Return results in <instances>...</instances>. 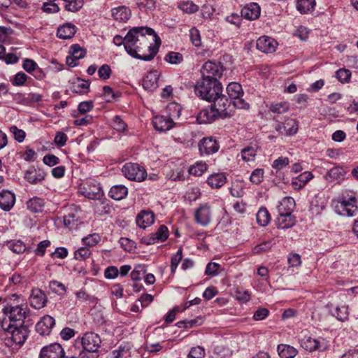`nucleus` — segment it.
Here are the masks:
<instances>
[{
  "mask_svg": "<svg viewBox=\"0 0 358 358\" xmlns=\"http://www.w3.org/2000/svg\"><path fill=\"white\" fill-rule=\"evenodd\" d=\"M160 43L155 31L147 27H134L125 36V50L131 57L141 60L152 59Z\"/></svg>",
  "mask_w": 358,
  "mask_h": 358,
  "instance_id": "obj_1",
  "label": "nucleus"
},
{
  "mask_svg": "<svg viewBox=\"0 0 358 358\" xmlns=\"http://www.w3.org/2000/svg\"><path fill=\"white\" fill-rule=\"evenodd\" d=\"M194 92L199 97L211 102L215 99V96L222 92V86L219 80L201 78L195 85Z\"/></svg>",
  "mask_w": 358,
  "mask_h": 358,
  "instance_id": "obj_2",
  "label": "nucleus"
},
{
  "mask_svg": "<svg viewBox=\"0 0 358 358\" xmlns=\"http://www.w3.org/2000/svg\"><path fill=\"white\" fill-rule=\"evenodd\" d=\"M1 327L6 331V336L4 342L8 347L22 345L28 336V330L24 325L7 324L5 321H3Z\"/></svg>",
  "mask_w": 358,
  "mask_h": 358,
  "instance_id": "obj_3",
  "label": "nucleus"
},
{
  "mask_svg": "<svg viewBox=\"0 0 358 358\" xmlns=\"http://www.w3.org/2000/svg\"><path fill=\"white\" fill-rule=\"evenodd\" d=\"M3 311L9 318V324L22 326L29 310L27 305L22 304L5 307Z\"/></svg>",
  "mask_w": 358,
  "mask_h": 358,
  "instance_id": "obj_4",
  "label": "nucleus"
},
{
  "mask_svg": "<svg viewBox=\"0 0 358 358\" xmlns=\"http://www.w3.org/2000/svg\"><path fill=\"white\" fill-rule=\"evenodd\" d=\"M334 203L335 211L338 214L348 217H352L357 214L358 208L356 205L357 199L355 196H351L348 200L343 196L339 197Z\"/></svg>",
  "mask_w": 358,
  "mask_h": 358,
  "instance_id": "obj_5",
  "label": "nucleus"
},
{
  "mask_svg": "<svg viewBox=\"0 0 358 358\" xmlns=\"http://www.w3.org/2000/svg\"><path fill=\"white\" fill-rule=\"evenodd\" d=\"M227 92L231 99L233 100L234 107L239 109H248L250 105L241 99L243 94L242 86L238 83H231L227 85Z\"/></svg>",
  "mask_w": 358,
  "mask_h": 358,
  "instance_id": "obj_6",
  "label": "nucleus"
},
{
  "mask_svg": "<svg viewBox=\"0 0 358 358\" xmlns=\"http://www.w3.org/2000/svg\"><path fill=\"white\" fill-rule=\"evenodd\" d=\"M122 171L130 180L141 182L147 176L145 169L136 163H127L123 166Z\"/></svg>",
  "mask_w": 358,
  "mask_h": 358,
  "instance_id": "obj_7",
  "label": "nucleus"
},
{
  "mask_svg": "<svg viewBox=\"0 0 358 358\" xmlns=\"http://www.w3.org/2000/svg\"><path fill=\"white\" fill-rule=\"evenodd\" d=\"M223 73V67L218 63L206 62L201 69V78L219 80Z\"/></svg>",
  "mask_w": 358,
  "mask_h": 358,
  "instance_id": "obj_8",
  "label": "nucleus"
},
{
  "mask_svg": "<svg viewBox=\"0 0 358 358\" xmlns=\"http://www.w3.org/2000/svg\"><path fill=\"white\" fill-rule=\"evenodd\" d=\"M213 106L220 114V117L225 118L231 115V101L221 92L219 95L215 96V99L212 100Z\"/></svg>",
  "mask_w": 358,
  "mask_h": 358,
  "instance_id": "obj_9",
  "label": "nucleus"
},
{
  "mask_svg": "<svg viewBox=\"0 0 358 358\" xmlns=\"http://www.w3.org/2000/svg\"><path fill=\"white\" fill-rule=\"evenodd\" d=\"M101 338L98 334L93 332L85 333L81 338V343L83 348L90 352H94L98 350L101 344Z\"/></svg>",
  "mask_w": 358,
  "mask_h": 358,
  "instance_id": "obj_10",
  "label": "nucleus"
},
{
  "mask_svg": "<svg viewBox=\"0 0 358 358\" xmlns=\"http://www.w3.org/2000/svg\"><path fill=\"white\" fill-rule=\"evenodd\" d=\"M194 219L197 224L206 227L211 221V209L207 203L201 205L194 213Z\"/></svg>",
  "mask_w": 358,
  "mask_h": 358,
  "instance_id": "obj_11",
  "label": "nucleus"
},
{
  "mask_svg": "<svg viewBox=\"0 0 358 358\" xmlns=\"http://www.w3.org/2000/svg\"><path fill=\"white\" fill-rule=\"evenodd\" d=\"M39 358H65V352L62 345L55 343L43 347Z\"/></svg>",
  "mask_w": 358,
  "mask_h": 358,
  "instance_id": "obj_12",
  "label": "nucleus"
},
{
  "mask_svg": "<svg viewBox=\"0 0 358 358\" xmlns=\"http://www.w3.org/2000/svg\"><path fill=\"white\" fill-rule=\"evenodd\" d=\"M219 144L216 140L211 137L203 138L199 143V148L201 155H211L215 153L219 150Z\"/></svg>",
  "mask_w": 358,
  "mask_h": 358,
  "instance_id": "obj_13",
  "label": "nucleus"
},
{
  "mask_svg": "<svg viewBox=\"0 0 358 358\" xmlns=\"http://www.w3.org/2000/svg\"><path fill=\"white\" fill-rule=\"evenodd\" d=\"M29 300L31 307L40 309L45 306L48 299L41 289L35 288L31 290Z\"/></svg>",
  "mask_w": 358,
  "mask_h": 358,
  "instance_id": "obj_14",
  "label": "nucleus"
},
{
  "mask_svg": "<svg viewBox=\"0 0 358 358\" xmlns=\"http://www.w3.org/2000/svg\"><path fill=\"white\" fill-rule=\"evenodd\" d=\"M278 45L277 41L268 36H264L257 41V48L265 53H272L275 51Z\"/></svg>",
  "mask_w": 358,
  "mask_h": 358,
  "instance_id": "obj_15",
  "label": "nucleus"
},
{
  "mask_svg": "<svg viewBox=\"0 0 358 358\" xmlns=\"http://www.w3.org/2000/svg\"><path fill=\"white\" fill-rule=\"evenodd\" d=\"M217 117H220V114L212 105L199 112L197 121L199 124H207L215 121Z\"/></svg>",
  "mask_w": 358,
  "mask_h": 358,
  "instance_id": "obj_16",
  "label": "nucleus"
},
{
  "mask_svg": "<svg viewBox=\"0 0 358 358\" xmlns=\"http://www.w3.org/2000/svg\"><path fill=\"white\" fill-rule=\"evenodd\" d=\"M55 324V319L50 315H45L36 324V330L41 335H48Z\"/></svg>",
  "mask_w": 358,
  "mask_h": 358,
  "instance_id": "obj_17",
  "label": "nucleus"
},
{
  "mask_svg": "<svg viewBox=\"0 0 358 358\" xmlns=\"http://www.w3.org/2000/svg\"><path fill=\"white\" fill-rule=\"evenodd\" d=\"M160 74L157 70L150 71L143 80V87L148 91H153L159 86Z\"/></svg>",
  "mask_w": 358,
  "mask_h": 358,
  "instance_id": "obj_18",
  "label": "nucleus"
},
{
  "mask_svg": "<svg viewBox=\"0 0 358 358\" xmlns=\"http://www.w3.org/2000/svg\"><path fill=\"white\" fill-rule=\"evenodd\" d=\"M136 222L139 227L145 229L154 223L155 215L152 211L143 210L136 216Z\"/></svg>",
  "mask_w": 358,
  "mask_h": 358,
  "instance_id": "obj_19",
  "label": "nucleus"
},
{
  "mask_svg": "<svg viewBox=\"0 0 358 358\" xmlns=\"http://www.w3.org/2000/svg\"><path fill=\"white\" fill-rule=\"evenodd\" d=\"M15 202V196L14 193L8 190H2L0 192V208L5 210H10Z\"/></svg>",
  "mask_w": 358,
  "mask_h": 358,
  "instance_id": "obj_20",
  "label": "nucleus"
},
{
  "mask_svg": "<svg viewBox=\"0 0 358 358\" xmlns=\"http://www.w3.org/2000/svg\"><path fill=\"white\" fill-rule=\"evenodd\" d=\"M154 127L160 131H166L173 127V121L168 116H155L152 121Z\"/></svg>",
  "mask_w": 358,
  "mask_h": 358,
  "instance_id": "obj_21",
  "label": "nucleus"
},
{
  "mask_svg": "<svg viewBox=\"0 0 358 358\" xmlns=\"http://www.w3.org/2000/svg\"><path fill=\"white\" fill-rule=\"evenodd\" d=\"M300 343L302 348L310 352L322 350L325 348V346L322 345L319 340L313 338L307 335H304V336L300 339Z\"/></svg>",
  "mask_w": 358,
  "mask_h": 358,
  "instance_id": "obj_22",
  "label": "nucleus"
},
{
  "mask_svg": "<svg viewBox=\"0 0 358 358\" xmlns=\"http://www.w3.org/2000/svg\"><path fill=\"white\" fill-rule=\"evenodd\" d=\"M241 16L249 20H254L260 15V7L257 3L247 4L241 9Z\"/></svg>",
  "mask_w": 358,
  "mask_h": 358,
  "instance_id": "obj_23",
  "label": "nucleus"
},
{
  "mask_svg": "<svg viewBox=\"0 0 358 358\" xmlns=\"http://www.w3.org/2000/svg\"><path fill=\"white\" fill-rule=\"evenodd\" d=\"M45 173L41 169L31 167L24 173V178L31 184H36L45 179Z\"/></svg>",
  "mask_w": 358,
  "mask_h": 358,
  "instance_id": "obj_24",
  "label": "nucleus"
},
{
  "mask_svg": "<svg viewBox=\"0 0 358 358\" xmlns=\"http://www.w3.org/2000/svg\"><path fill=\"white\" fill-rule=\"evenodd\" d=\"M80 193L90 199H99L101 196V187L94 184H86L80 188Z\"/></svg>",
  "mask_w": 358,
  "mask_h": 358,
  "instance_id": "obj_25",
  "label": "nucleus"
},
{
  "mask_svg": "<svg viewBox=\"0 0 358 358\" xmlns=\"http://www.w3.org/2000/svg\"><path fill=\"white\" fill-rule=\"evenodd\" d=\"M76 32V27L71 23H66L58 27L57 36L62 39H70Z\"/></svg>",
  "mask_w": 358,
  "mask_h": 358,
  "instance_id": "obj_26",
  "label": "nucleus"
},
{
  "mask_svg": "<svg viewBox=\"0 0 358 358\" xmlns=\"http://www.w3.org/2000/svg\"><path fill=\"white\" fill-rule=\"evenodd\" d=\"M275 222L278 228L285 229L293 227L296 223V220L292 214L279 213Z\"/></svg>",
  "mask_w": 358,
  "mask_h": 358,
  "instance_id": "obj_27",
  "label": "nucleus"
},
{
  "mask_svg": "<svg viewBox=\"0 0 358 358\" xmlns=\"http://www.w3.org/2000/svg\"><path fill=\"white\" fill-rule=\"evenodd\" d=\"M313 178V175L310 171H305L297 177L294 178L292 182V185L295 189H300L306 186V185Z\"/></svg>",
  "mask_w": 358,
  "mask_h": 358,
  "instance_id": "obj_28",
  "label": "nucleus"
},
{
  "mask_svg": "<svg viewBox=\"0 0 358 358\" xmlns=\"http://www.w3.org/2000/svg\"><path fill=\"white\" fill-rule=\"evenodd\" d=\"M111 13L113 19L120 22L127 21L131 15L130 10L125 6L113 8Z\"/></svg>",
  "mask_w": 358,
  "mask_h": 358,
  "instance_id": "obj_29",
  "label": "nucleus"
},
{
  "mask_svg": "<svg viewBox=\"0 0 358 358\" xmlns=\"http://www.w3.org/2000/svg\"><path fill=\"white\" fill-rule=\"evenodd\" d=\"M294 206L295 201L293 198L289 196L284 197L278 206V213L292 214Z\"/></svg>",
  "mask_w": 358,
  "mask_h": 358,
  "instance_id": "obj_30",
  "label": "nucleus"
},
{
  "mask_svg": "<svg viewBox=\"0 0 358 358\" xmlns=\"http://www.w3.org/2000/svg\"><path fill=\"white\" fill-rule=\"evenodd\" d=\"M315 0H297L296 9L301 14H307L314 10Z\"/></svg>",
  "mask_w": 358,
  "mask_h": 358,
  "instance_id": "obj_31",
  "label": "nucleus"
},
{
  "mask_svg": "<svg viewBox=\"0 0 358 358\" xmlns=\"http://www.w3.org/2000/svg\"><path fill=\"white\" fill-rule=\"evenodd\" d=\"M278 352L281 358H294L298 353V350L287 344H280L278 346Z\"/></svg>",
  "mask_w": 358,
  "mask_h": 358,
  "instance_id": "obj_32",
  "label": "nucleus"
},
{
  "mask_svg": "<svg viewBox=\"0 0 358 358\" xmlns=\"http://www.w3.org/2000/svg\"><path fill=\"white\" fill-rule=\"evenodd\" d=\"M227 182V178L224 173H219L210 175L207 180V183L213 188H220Z\"/></svg>",
  "mask_w": 358,
  "mask_h": 358,
  "instance_id": "obj_33",
  "label": "nucleus"
},
{
  "mask_svg": "<svg viewBox=\"0 0 358 358\" xmlns=\"http://www.w3.org/2000/svg\"><path fill=\"white\" fill-rule=\"evenodd\" d=\"M128 194L127 188L122 185L113 186L109 191V196L115 200H121Z\"/></svg>",
  "mask_w": 358,
  "mask_h": 358,
  "instance_id": "obj_34",
  "label": "nucleus"
},
{
  "mask_svg": "<svg viewBox=\"0 0 358 358\" xmlns=\"http://www.w3.org/2000/svg\"><path fill=\"white\" fill-rule=\"evenodd\" d=\"M345 171L341 167L335 166L331 169L324 176V178L329 182H333L343 178Z\"/></svg>",
  "mask_w": 358,
  "mask_h": 358,
  "instance_id": "obj_35",
  "label": "nucleus"
},
{
  "mask_svg": "<svg viewBox=\"0 0 358 358\" xmlns=\"http://www.w3.org/2000/svg\"><path fill=\"white\" fill-rule=\"evenodd\" d=\"M44 205V200L38 197H34L32 199H30L27 202V208L33 213L42 212Z\"/></svg>",
  "mask_w": 358,
  "mask_h": 358,
  "instance_id": "obj_36",
  "label": "nucleus"
},
{
  "mask_svg": "<svg viewBox=\"0 0 358 358\" xmlns=\"http://www.w3.org/2000/svg\"><path fill=\"white\" fill-rule=\"evenodd\" d=\"M90 89V83L87 80L78 79L73 83L72 91L77 94H83L88 92Z\"/></svg>",
  "mask_w": 358,
  "mask_h": 358,
  "instance_id": "obj_37",
  "label": "nucleus"
},
{
  "mask_svg": "<svg viewBox=\"0 0 358 358\" xmlns=\"http://www.w3.org/2000/svg\"><path fill=\"white\" fill-rule=\"evenodd\" d=\"M256 218L257 223L262 227L266 226L271 220L270 214L266 208H261L258 210Z\"/></svg>",
  "mask_w": 358,
  "mask_h": 358,
  "instance_id": "obj_38",
  "label": "nucleus"
},
{
  "mask_svg": "<svg viewBox=\"0 0 358 358\" xmlns=\"http://www.w3.org/2000/svg\"><path fill=\"white\" fill-rule=\"evenodd\" d=\"M285 134L291 136L295 134L298 131V124L295 120L287 119L283 124Z\"/></svg>",
  "mask_w": 358,
  "mask_h": 358,
  "instance_id": "obj_39",
  "label": "nucleus"
},
{
  "mask_svg": "<svg viewBox=\"0 0 358 358\" xmlns=\"http://www.w3.org/2000/svg\"><path fill=\"white\" fill-rule=\"evenodd\" d=\"M208 169V165L203 162H198L189 169V173L195 176H201Z\"/></svg>",
  "mask_w": 358,
  "mask_h": 358,
  "instance_id": "obj_40",
  "label": "nucleus"
},
{
  "mask_svg": "<svg viewBox=\"0 0 358 358\" xmlns=\"http://www.w3.org/2000/svg\"><path fill=\"white\" fill-rule=\"evenodd\" d=\"M256 155L257 150L253 147L245 148L241 151V157L243 161L247 162L254 161Z\"/></svg>",
  "mask_w": 358,
  "mask_h": 358,
  "instance_id": "obj_41",
  "label": "nucleus"
},
{
  "mask_svg": "<svg viewBox=\"0 0 358 358\" xmlns=\"http://www.w3.org/2000/svg\"><path fill=\"white\" fill-rule=\"evenodd\" d=\"M332 315L338 320L344 321L348 317V308L345 306H337L334 310L332 311Z\"/></svg>",
  "mask_w": 358,
  "mask_h": 358,
  "instance_id": "obj_42",
  "label": "nucleus"
},
{
  "mask_svg": "<svg viewBox=\"0 0 358 358\" xmlns=\"http://www.w3.org/2000/svg\"><path fill=\"white\" fill-rule=\"evenodd\" d=\"M165 61L171 64H179L183 61V56L179 52H170L166 55Z\"/></svg>",
  "mask_w": 358,
  "mask_h": 358,
  "instance_id": "obj_43",
  "label": "nucleus"
},
{
  "mask_svg": "<svg viewBox=\"0 0 358 358\" xmlns=\"http://www.w3.org/2000/svg\"><path fill=\"white\" fill-rule=\"evenodd\" d=\"M289 107L287 102H280L271 104L270 110L274 113L282 114L286 113L289 110Z\"/></svg>",
  "mask_w": 358,
  "mask_h": 358,
  "instance_id": "obj_44",
  "label": "nucleus"
},
{
  "mask_svg": "<svg viewBox=\"0 0 358 358\" xmlns=\"http://www.w3.org/2000/svg\"><path fill=\"white\" fill-rule=\"evenodd\" d=\"M153 234L157 242H164L169 237L168 228L165 225H161L158 230L155 233H153Z\"/></svg>",
  "mask_w": 358,
  "mask_h": 358,
  "instance_id": "obj_45",
  "label": "nucleus"
},
{
  "mask_svg": "<svg viewBox=\"0 0 358 358\" xmlns=\"http://www.w3.org/2000/svg\"><path fill=\"white\" fill-rule=\"evenodd\" d=\"M8 248L13 252L20 254L22 253L25 249V245L21 241H11L8 243Z\"/></svg>",
  "mask_w": 358,
  "mask_h": 358,
  "instance_id": "obj_46",
  "label": "nucleus"
},
{
  "mask_svg": "<svg viewBox=\"0 0 358 358\" xmlns=\"http://www.w3.org/2000/svg\"><path fill=\"white\" fill-rule=\"evenodd\" d=\"M91 252L88 247H81L74 252V257L77 260H85L90 257Z\"/></svg>",
  "mask_w": 358,
  "mask_h": 358,
  "instance_id": "obj_47",
  "label": "nucleus"
},
{
  "mask_svg": "<svg viewBox=\"0 0 358 358\" xmlns=\"http://www.w3.org/2000/svg\"><path fill=\"white\" fill-rule=\"evenodd\" d=\"M146 273V269L145 266L138 265L135 267L134 271L131 273V278L133 280H140L143 275Z\"/></svg>",
  "mask_w": 358,
  "mask_h": 358,
  "instance_id": "obj_48",
  "label": "nucleus"
},
{
  "mask_svg": "<svg viewBox=\"0 0 358 358\" xmlns=\"http://www.w3.org/2000/svg\"><path fill=\"white\" fill-rule=\"evenodd\" d=\"M289 163V160L287 157H280L273 161L272 168L278 171L287 166Z\"/></svg>",
  "mask_w": 358,
  "mask_h": 358,
  "instance_id": "obj_49",
  "label": "nucleus"
},
{
  "mask_svg": "<svg viewBox=\"0 0 358 358\" xmlns=\"http://www.w3.org/2000/svg\"><path fill=\"white\" fill-rule=\"evenodd\" d=\"M71 55L76 59L83 58L86 54L85 49H83L78 44L72 45L70 48Z\"/></svg>",
  "mask_w": 358,
  "mask_h": 358,
  "instance_id": "obj_50",
  "label": "nucleus"
},
{
  "mask_svg": "<svg viewBox=\"0 0 358 358\" xmlns=\"http://www.w3.org/2000/svg\"><path fill=\"white\" fill-rule=\"evenodd\" d=\"M351 72L345 69H340L336 72V78L341 83H348L350 80Z\"/></svg>",
  "mask_w": 358,
  "mask_h": 358,
  "instance_id": "obj_51",
  "label": "nucleus"
},
{
  "mask_svg": "<svg viewBox=\"0 0 358 358\" xmlns=\"http://www.w3.org/2000/svg\"><path fill=\"white\" fill-rule=\"evenodd\" d=\"M83 243L88 247L95 246L100 241V236L97 234H90L82 239Z\"/></svg>",
  "mask_w": 358,
  "mask_h": 358,
  "instance_id": "obj_52",
  "label": "nucleus"
},
{
  "mask_svg": "<svg viewBox=\"0 0 358 358\" xmlns=\"http://www.w3.org/2000/svg\"><path fill=\"white\" fill-rule=\"evenodd\" d=\"M289 268H299L301 264V259L299 255L291 253L287 258Z\"/></svg>",
  "mask_w": 358,
  "mask_h": 358,
  "instance_id": "obj_53",
  "label": "nucleus"
},
{
  "mask_svg": "<svg viewBox=\"0 0 358 358\" xmlns=\"http://www.w3.org/2000/svg\"><path fill=\"white\" fill-rule=\"evenodd\" d=\"M264 177V171L262 169H257L250 175V180L256 185L262 182Z\"/></svg>",
  "mask_w": 358,
  "mask_h": 358,
  "instance_id": "obj_54",
  "label": "nucleus"
},
{
  "mask_svg": "<svg viewBox=\"0 0 358 358\" xmlns=\"http://www.w3.org/2000/svg\"><path fill=\"white\" fill-rule=\"evenodd\" d=\"M221 266L215 262H209L206 268L205 273L208 275L215 276L219 273Z\"/></svg>",
  "mask_w": 358,
  "mask_h": 358,
  "instance_id": "obj_55",
  "label": "nucleus"
},
{
  "mask_svg": "<svg viewBox=\"0 0 358 358\" xmlns=\"http://www.w3.org/2000/svg\"><path fill=\"white\" fill-rule=\"evenodd\" d=\"M78 219L74 213H70L64 217V224L69 229H73L77 225Z\"/></svg>",
  "mask_w": 358,
  "mask_h": 358,
  "instance_id": "obj_56",
  "label": "nucleus"
},
{
  "mask_svg": "<svg viewBox=\"0 0 358 358\" xmlns=\"http://www.w3.org/2000/svg\"><path fill=\"white\" fill-rule=\"evenodd\" d=\"M189 37L194 46L199 47L201 45V36L198 29L195 28L191 29L189 31Z\"/></svg>",
  "mask_w": 358,
  "mask_h": 358,
  "instance_id": "obj_57",
  "label": "nucleus"
},
{
  "mask_svg": "<svg viewBox=\"0 0 358 358\" xmlns=\"http://www.w3.org/2000/svg\"><path fill=\"white\" fill-rule=\"evenodd\" d=\"M10 131L13 134L14 138L19 143L24 140L26 134L22 129H18L16 126H12L10 128Z\"/></svg>",
  "mask_w": 358,
  "mask_h": 358,
  "instance_id": "obj_58",
  "label": "nucleus"
},
{
  "mask_svg": "<svg viewBox=\"0 0 358 358\" xmlns=\"http://www.w3.org/2000/svg\"><path fill=\"white\" fill-rule=\"evenodd\" d=\"M112 71L109 65L108 64H103L102 65L99 71L98 74L101 79L102 80H107L110 78L111 75Z\"/></svg>",
  "mask_w": 358,
  "mask_h": 358,
  "instance_id": "obj_59",
  "label": "nucleus"
},
{
  "mask_svg": "<svg viewBox=\"0 0 358 358\" xmlns=\"http://www.w3.org/2000/svg\"><path fill=\"white\" fill-rule=\"evenodd\" d=\"M28 76L23 72H19L15 74L13 79L12 80V84L14 86L23 85L27 81Z\"/></svg>",
  "mask_w": 358,
  "mask_h": 358,
  "instance_id": "obj_60",
  "label": "nucleus"
},
{
  "mask_svg": "<svg viewBox=\"0 0 358 358\" xmlns=\"http://www.w3.org/2000/svg\"><path fill=\"white\" fill-rule=\"evenodd\" d=\"M182 258V250L180 248L177 252L171 257V271L174 272L178 266V264Z\"/></svg>",
  "mask_w": 358,
  "mask_h": 358,
  "instance_id": "obj_61",
  "label": "nucleus"
},
{
  "mask_svg": "<svg viewBox=\"0 0 358 358\" xmlns=\"http://www.w3.org/2000/svg\"><path fill=\"white\" fill-rule=\"evenodd\" d=\"M22 67L27 73H31L36 69L38 65L33 59H24L23 60Z\"/></svg>",
  "mask_w": 358,
  "mask_h": 358,
  "instance_id": "obj_62",
  "label": "nucleus"
},
{
  "mask_svg": "<svg viewBox=\"0 0 358 358\" xmlns=\"http://www.w3.org/2000/svg\"><path fill=\"white\" fill-rule=\"evenodd\" d=\"M205 356V350L200 346L194 347L189 353V358H203Z\"/></svg>",
  "mask_w": 358,
  "mask_h": 358,
  "instance_id": "obj_63",
  "label": "nucleus"
},
{
  "mask_svg": "<svg viewBox=\"0 0 358 358\" xmlns=\"http://www.w3.org/2000/svg\"><path fill=\"white\" fill-rule=\"evenodd\" d=\"M42 9L44 12L48 13H54L59 10L58 5L52 1L44 3Z\"/></svg>",
  "mask_w": 358,
  "mask_h": 358,
  "instance_id": "obj_64",
  "label": "nucleus"
}]
</instances>
